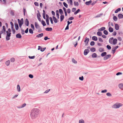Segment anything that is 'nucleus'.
<instances>
[{
	"label": "nucleus",
	"instance_id": "nucleus-9",
	"mask_svg": "<svg viewBox=\"0 0 123 123\" xmlns=\"http://www.w3.org/2000/svg\"><path fill=\"white\" fill-rule=\"evenodd\" d=\"M25 25L27 26H28L29 25V21L27 18L25 19Z\"/></svg>",
	"mask_w": 123,
	"mask_h": 123
},
{
	"label": "nucleus",
	"instance_id": "nucleus-34",
	"mask_svg": "<svg viewBox=\"0 0 123 123\" xmlns=\"http://www.w3.org/2000/svg\"><path fill=\"white\" fill-rule=\"evenodd\" d=\"M97 35L99 36H101L102 35V33L100 31H98L97 33Z\"/></svg>",
	"mask_w": 123,
	"mask_h": 123
},
{
	"label": "nucleus",
	"instance_id": "nucleus-40",
	"mask_svg": "<svg viewBox=\"0 0 123 123\" xmlns=\"http://www.w3.org/2000/svg\"><path fill=\"white\" fill-rule=\"evenodd\" d=\"M74 5L75 6H78L79 5V4L78 2L74 1Z\"/></svg>",
	"mask_w": 123,
	"mask_h": 123
},
{
	"label": "nucleus",
	"instance_id": "nucleus-21",
	"mask_svg": "<svg viewBox=\"0 0 123 123\" xmlns=\"http://www.w3.org/2000/svg\"><path fill=\"white\" fill-rule=\"evenodd\" d=\"M118 17L119 19H121L123 18V15L121 14H119L118 15Z\"/></svg>",
	"mask_w": 123,
	"mask_h": 123
},
{
	"label": "nucleus",
	"instance_id": "nucleus-62",
	"mask_svg": "<svg viewBox=\"0 0 123 123\" xmlns=\"http://www.w3.org/2000/svg\"><path fill=\"white\" fill-rule=\"evenodd\" d=\"M79 79L80 80L83 81L84 80V77L83 76H82L81 77H80L79 78Z\"/></svg>",
	"mask_w": 123,
	"mask_h": 123
},
{
	"label": "nucleus",
	"instance_id": "nucleus-6",
	"mask_svg": "<svg viewBox=\"0 0 123 123\" xmlns=\"http://www.w3.org/2000/svg\"><path fill=\"white\" fill-rule=\"evenodd\" d=\"M18 24H21L22 25H23V24L24 20L23 18H21L20 20L19 19H18Z\"/></svg>",
	"mask_w": 123,
	"mask_h": 123
},
{
	"label": "nucleus",
	"instance_id": "nucleus-41",
	"mask_svg": "<svg viewBox=\"0 0 123 123\" xmlns=\"http://www.w3.org/2000/svg\"><path fill=\"white\" fill-rule=\"evenodd\" d=\"M113 20L115 21H116L117 19V17L116 16H114L113 17Z\"/></svg>",
	"mask_w": 123,
	"mask_h": 123
},
{
	"label": "nucleus",
	"instance_id": "nucleus-54",
	"mask_svg": "<svg viewBox=\"0 0 123 123\" xmlns=\"http://www.w3.org/2000/svg\"><path fill=\"white\" fill-rule=\"evenodd\" d=\"M106 95L108 96L111 97L112 96L110 92H108L106 93Z\"/></svg>",
	"mask_w": 123,
	"mask_h": 123
},
{
	"label": "nucleus",
	"instance_id": "nucleus-20",
	"mask_svg": "<svg viewBox=\"0 0 123 123\" xmlns=\"http://www.w3.org/2000/svg\"><path fill=\"white\" fill-rule=\"evenodd\" d=\"M92 39L94 41H97L98 40L97 37L96 36H93L92 37Z\"/></svg>",
	"mask_w": 123,
	"mask_h": 123
},
{
	"label": "nucleus",
	"instance_id": "nucleus-26",
	"mask_svg": "<svg viewBox=\"0 0 123 123\" xmlns=\"http://www.w3.org/2000/svg\"><path fill=\"white\" fill-rule=\"evenodd\" d=\"M113 37H111L109 39V43L112 44L113 40Z\"/></svg>",
	"mask_w": 123,
	"mask_h": 123
},
{
	"label": "nucleus",
	"instance_id": "nucleus-19",
	"mask_svg": "<svg viewBox=\"0 0 123 123\" xmlns=\"http://www.w3.org/2000/svg\"><path fill=\"white\" fill-rule=\"evenodd\" d=\"M107 53L106 52H104L102 53L101 54V55L102 57H105L107 55Z\"/></svg>",
	"mask_w": 123,
	"mask_h": 123
},
{
	"label": "nucleus",
	"instance_id": "nucleus-10",
	"mask_svg": "<svg viewBox=\"0 0 123 123\" xmlns=\"http://www.w3.org/2000/svg\"><path fill=\"white\" fill-rule=\"evenodd\" d=\"M52 18L54 22L55 23H57L58 22V20L56 19V18L55 16H53L52 17Z\"/></svg>",
	"mask_w": 123,
	"mask_h": 123
},
{
	"label": "nucleus",
	"instance_id": "nucleus-52",
	"mask_svg": "<svg viewBox=\"0 0 123 123\" xmlns=\"http://www.w3.org/2000/svg\"><path fill=\"white\" fill-rule=\"evenodd\" d=\"M10 37H8V36H6V41H8L10 40Z\"/></svg>",
	"mask_w": 123,
	"mask_h": 123
},
{
	"label": "nucleus",
	"instance_id": "nucleus-39",
	"mask_svg": "<svg viewBox=\"0 0 123 123\" xmlns=\"http://www.w3.org/2000/svg\"><path fill=\"white\" fill-rule=\"evenodd\" d=\"M6 35L10 37L11 36V33H8V32L7 31H6Z\"/></svg>",
	"mask_w": 123,
	"mask_h": 123
},
{
	"label": "nucleus",
	"instance_id": "nucleus-64",
	"mask_svg": "<svg viewBox=\"0 0 123 123\" xmlns=\"http://www.w3.org/2000/svg\"><path fill=\"white\" fill-rule=\"evenodd\" d=\"M21 33L22 35H23L25 34V32L24 30L22 29H21Z\"/></svg>",
	"mask_w": 123,
	"mask_h": 123
},
{
	"label": "nucleus",
	"instance_id": "nucleus-33",
	"mask_svg": "<svg viewBox=\"0 0 123 123\" xmlns=\"http://www.w3.org/2000/svg\"><path fill=\"white\" fill-rule=\"evenodd\" d=\"M121 10V8H118L115 10V13H117L118 12L120 11Z\"/></svg>",
	"mask_w": 123,
	"mask_h": 123
},
{
	"label": "nucleus",
	"instance_id": "nucleus-15",
	"mask_svg": "<svg viewBox=\"0 0 123 123\" xmlns=\"http://www.w3.org/2000/svg\"><path fill=\"white\" fill-rule=\"evenodd\" d=\"M16 37L17 38H22V36L20 33H18L16 35Z\"/></svg>",
	"mask_w": 123,
	"mask_h": 123
},
{
	"label": "nucleus",
	"instance_id": "nucleus-55",
	"mask_svg": "<svg viewBox=\"0 0 123 123\" xmlns=\"http://www.w3.org/2000/svg\"><path fill=\"white\" fill-rule=\"evenodd\" d=\"M46 48L45 47L43 48H42V47L41 48V49L40 51L41 52H43L46 49Z\"/></svg>",
	"mask_w": 123,
	"mask_h": 123
},
{
	"label": "nucleus",
	"instance_id": "nucleus-8",
	"mask_svg": "<svg viewBox=\"0 0 123 123\" xmlns=\"http://www.w3.org/2000/svg\"><path fill=\"white\" fill-rule=\"evenodd\" d=\"M117 40L116 38H114L112 44L115 45L117 43Z\"/></svg>",
	"mask_w": 123,
	"mask_h": 123
},
{
	"label": "nucleus",
	"instance_id": "nucleus-17",
	"mask_svg": "<svg viewBox=\"0 0 123 123\" xmlns=\"http://www.w3.org/2000/svg\"><path fill=\"white\" fill-rule=\"evenodd\" d=\"M26 105V104L25 103H24L21 106H17V107L18 108L20 109L24 107Z\"/></svg>",
	"mask_w": 123,
	"mask_h": 123
},
{
	"label": "nucleus",
	"instance_id": "nucleus-25",
	"mask_svg": "<svg viewBox=\"0 0 123 123\" xmlns=\"http://www.w3.org/2000/svg\"><path fill=\"white\" fill-rule=\"evenodd\" d=\"M60 21L62 22L64 18V16L63 15H62L60 16Z\"/></svg>",
	"mask_w": 123,
	"mask_h": 123
},
{
	"label": "nucleus",
	"instance_id": "nucleus-31",
	"mask_svg": "<svg viewBox=\"0 0 123 123\" xmlns=\"http://www.w3.org/2000/svg\"><path fill=\"white\" fill-rule=\"evenodd\" d=\"M10 63V60H8L6 62L5 64L7 66H8L9 65Z\"/></svg>",
	"mask_w": 123,
	"mask_h": 123
},
{
	"label": "nucleus",
	"instance_id": "nucleus-42",
	"mask_svg": "<svg viewBox=\"0 0 123 123\" xmlns=\"http://www.w3.org/2000/svg\"><path fill=\"white\" fill-rule=\"evenodd\" d=\"M63 4L64 6L66 8H67L68 7V5L67 3L65 2H64L63 3Z\"/></svg>",
	"mask_w": 123,
	"mask_h": 123
},
{
	"label": "nucleus",
	"instance_id": "nucleus-63",
	"mask_svg": "<svg viewBox=\"0 0 123 123\" xmlns=\"http://www.w3.org/2000/svg\"><path fill=\"white\" fill-rule=\"evenodd\" d=\"M35 5L37 6H39V4L37 2H35L34 3Z\"/></svg>",
	"mask_w": 123,
	"mask_h": 123
},
{
	"label": "nucleus",
	"instance_id": "nucleus-3",
	"mask_svg": "<svg viewBox=\"0 0 123 123\" xmlns=\"http://www.w3.org/2000/svg\"><path fill=\"white\" fill-rule=\"evenodd\" d=\"M35 27L36 29H38V32H41L42 30L41 28H40V26H39V25L37 23V22H35Z\"/></svg>",
	"mask_w": 123,
	"mask_h": 123
},
{
	"label": "nucleus",
	"instance_id": "nucleus-12",
	"mask_svg": "<svg viewBox=\"0 0 123 123\" xmlns=\"http://www.w3.org/2000/svg\"><path fill=\"white\" fill-rule=\"evenodd\" d=\"M14 25L16 30H18L19 29V26L18 24L17 23H15Z\"/></svg>",
	"mask_w": 123,
	"mask_h": 123
},
{
	"label": "nucleus",
	"instance_id": "nucleus-13",
	"mask_svg": "<svg viewBox=\"0 0 123 123\" xmlns=\"http://www.w3.org/2000/svg\"><path fill=\"white\" fill-rule=\"evenodd\" d=\"M92 0H90L89 1H86L85 2V4L89 6L92 3Z\"/></svg>",
	"mask_w": 123,
	"mask_h": 123
},
{
	"label": "nucleus",
	"instance_id": "nucleus-60",
	"mask_svg": "<svg viewBox=\"0 0 123 123\" xmlns=\"http://www.w3.org/2000/svg\"><path fill=\"white\" fill-rule=\"evenodd\" d=\"M31 28L32 29H33L34 30V29H35V28H34V25L32 24H31Z\"/></svg>",
	"mask_w": 123,
	"mask_h": 123
},
{
	"label": "nucleus",
	"instance_id": "nucleus-50",
	"mask_svg": "<svg viewBox=\"0 0 123 123\" xmlns=\"http://www.w3.org/2000/svg\"><path fill=\"white\" fill-rule=\"evenodd\" d=\"M79 123H84V121L83 119H80L79 120Z\"/></svg>",
	"mask_w": 123,
	"mask_h": 123
},
{
	"label": "nucleus",
	"instance_id": "nucleus-7",
	"mask_svg": "<svg viewBox=\"0 0 123 123\" xmlns=\"http://www.w3.org/2000/svg\"><path fill=\"white\" fill-rule=\"evenodd\" d=\"M90 51L88 49H85L84 52V54L85 55H86L88 54L89 52Z\"/></svg>",
	"mask_w": 123,
	"mask_h": 123
},
{
	"label": "nucleus",
	"instance_id": "nucleus-24",
	"mask_svg": "<svg viewBox=\"0 0 123 123\" xmlns=\"http://www.w3.org/2000/svg\"><path fill=\"white\" fill-rule=\"evenodd\" d=\"M105 29V27H101V28L98 29V31H104Z\"/></svg>",
	"mask_w": 123,
	"mask_h": 123
},
{
	"label": "nucleus",
	"instance_id": "nucleus-32",
	"mask_svg": "<svg viewBox=\"0 0 123 123\" xmlns=\"http://www.w3.org/2000/svg\"><path fill=\"white\" fill-rule=\"evenodd\" d=\"M41 21V24L43 26H44L46 25V23L43 20H42Z\"/></svg>",
	"mask_w": 123,
	"mask_h": 123
},
{
	"label": "nucleus",
	"instance_id": "nucleus-1",
	"mask_svg": "<svg viewBox=\"0 0 123 123\" xmlns=\"http://www.w3.org/2000/svg\"><path fill=\"white\" fill-rule=\"evenodd\" d=\"M39 110L37 108H34L32 110L30 113L31 117L32 119L36 118L39 114Z\"/></svg>",
	"mask_w": 123,
	"mask_h": 123
},
{
	"label": "nucleus",
	"instance_id": "nucleus-59",
	"mask_svg": "<svg viewBox=\"0 0 123 123\" xmlns=\"http://www.w3.org/2000/svg\"><path fill=\"white\" fill-rule=\"evenodd\" d=\"M29 78L32 79L33 78V76L32 74H29Z\"/></svg>",
	"mask_w": 123,
	"mask_h": 123
},
{
	"label": "nucleus",
	"instance_id": "nucleus-29",
	"mask_svg": "<svg viewBox=\"0 0 123 123\" xmlns=\"http://www.w3.org/2000/svg\"><path fill=\"white\" fill-rule=\"evenodd\" d=\"M96 50V49L94 47L91 48L90 49V51L92 52H95Z\"/></svg>",
	"mask_w": 123,
	"mask_h": 123
},
{
	"label": "nucleus",
	"instance_id": "nucleus-30",
	"mask_svg": "<svg viewBox=\"0 0 123 123\" xmlns=\"http://www.w3.org/2000/svg\"><path fill=\"white\" fill-rule=\"evenodd\" d=\"M92 58H95L97 57V55L96 53H94L92 55Z\"/></svg>",
	"mask_w": 123,
	"mask_h": 123
},
{
	"label": "nucleus",
	"instance_id": "nucleus-51",
	"mask_svg": "<svg viewBox=\"0 0 123 123\" xmlns=\"http://www.w3.org/2000/svg\"><path fill=\"white\" fill-rule=\"evenodd\" d=\"M74 19V18L73 17H71L69 18L68 19V20H72Z\"/></svg>",
	"mask_w": 123,
	"mask_h": 123
},
{
	"label": "nucleus",
	"instance_id": "nucleus-36",
	"mask_svg": "<svg viewBox=\"0 0 123 123\" xmlns=\"http://www.w3.org/2000/svg\"><path fill=\"white\" fill-rule=\"evenodd\" d=\"M37 12H38V13L37 14V18H40L41 17V15L39 11L38 10H37Z\"/></svg>",
	"mask_w": 123,
	"mask_h": 123
},
{
	"label": "nucleus",
	"instance_id": "nucleus-49",
	"mask_svg": "<svg viewBox=\"0 0 123 123\" xmlns=\"http://www.w3.org/2000/svg\"><path fill=\"white\" fill-rule=\"evenodd\" d=\"M28 57L29 58L31 59H34L35 57V56H29Z\"/></svg>",
	"mask_w": 123,
	"mask_h": 123
},
{
	"label": "nucleus",
	"instance_id": "nucleus-37",
	"mask_svg": "<svg viewBox=\"0 0 123 123\" xmlns=\"http://www.w3.org/2000/svg\"><path fill=\"white\" fill-rule=\"evenodd\" d=\"M99 51L100 52H102L104 51V48H100L99 49Z\"/></svg>",
	"mask_w": 123,
	"mask_h": 123
},
{
	"label": "nucleus",
	"instance_id": "nucleus-47",
	"mask_svg": "<svg viewBox=\"0 0 123 123\" xmlns=\"http://www.w3.org/2000/svg\"><path fill=\"white\" fill-rule=\"evenodd\" d=\"M10 24L11 25V28H13L14 27V24L13 22L11 21L10 22Z\"/></svg>",
	"mask_w": 123,
	"mask_h": 123
},
{
	"label": "nucleus",
	"instance_id": "nucleus-11",
	"mask_svg": "<svg viewBox=\"0 0 123 123\" xmlns=\"http://www.w3.org/2000/svg\"><path fill=\"white\" fill-rule=\"evenodd\" d=\"M115 28L116 30H118L119 29V26L117 24H116L115 26Z\"/></svg>",
	"mask_w": 123,
	"mask_h": 123
},
{
	"label": "nucleus",
	"instance_id": "nucleus-27",
	"mask_svg": "<svg viewBox=\"0 0 123 123\" xmlns=\"http://www.w3.org/2000/svg\"><path fill=\"white\" fill-rule=\"evenodd\" d=\"M17 89L18 92H20V88L19 85H18L17 86Z\"/></svg>",
	"mask_w": 123,
	"mask_h": 123
},
{
	"label": "nucleus",
	"instance_id": "nucleus-18",
	"mask_svg": "<svg viewBox=\"0 0 123 123\" xmlns=\"http://www.w3.org/2000/svg\"><path fill=\"white\" fill-rule=\"evenodd\" d=\"M43 33H41L37 35L36 36V37H37L40 38L43 36Z\"/></svg>",
	"mask_w": 123,
	"mask_h": 123
},
{
	"label": "nucleus",
	"instance_id": "nucleus-48",
	"mask_svg": "<svg viewBox=\"0 0 123 123\" xmlns=\"http://www.w3.org/2000/svg\"><path fill=\"white\" fill-rule=\"evenodd\" d=\"M72 62L74 63H77V62L75 61V60L73 58L72 59Z\"/></svg>",
	"mask_w": 123,
	"mask_h": 123
},
{
	"label": "nucleus",
	"instance_id": "nucleus-43",
	"mask_svg": "<svg viewBox=\"0 0 123 123\" xmlns=\"http://www.w3.org/2000/svg\"><path fill=\"white\" fill-rule=\"evenodd\" d=\"M95 44V43L93 41H92L90 43V45L91 46L94 45Z\"/></svg>",
	"mask_w": 123,
	"mask_h": 123
},
{
	"label": "nucleus",
	"instance_id": "nucleus-22",
	"mask_svg": "<svg viewBox=\"0 0 123 123\" xmlns=\"http://www.w3.org/2000/svg\"><path fill=\"white\" fill-rule=\"evenodd\" d=\"M43 18L45 19H46L45 17V10H43Z\"/></svg>",
	"mask_w": 123,
	"mask_h": 123
},
{
	"label": "nucleus",
	"instance_id": "nucleus-45",
	"mask_svg": "<svg viewBox=\"0 0 123 123\" xmlns=\"http://www.w3.org/2000/svg\"><path fill=\"white\" fill-rule=\"evenodd\" d=\"M2 29H3L2 30L4 31V32H5L6 31V27L4 25L3 26Z\"/></svg>",
	"mask_w": 123,
	"mask_h": 123
},
{
	"label": "nucleus",
	"instance_id": "nucleus-35",
	"mask_svg": "<svg viewBox=\"0 0 123 123\" xmlns=\"http://www.w3.org/2000/svg\"><path fill=\"white\" fill-rule=\"evenodd\" d=\"M59 12L60 14L61 15H62V14L63 13V12L61 9H59Z\"/></svg>",
	"mask_w": 123,
	"mask_h": 123
},
{
	"label": "nucleus",
	"instance_id": "nucleus-56",
	"mask_svg": "<svg viewBox=\"0 0 123 123\" xmlns=\"http://www.w3.org/2000/svg\"><path fill=\"white\" fill-rule=\"evenodd\" d=\"M107 91V90L106 89H105L101 91V92L102 93H105Z\"/></svg>",
	"mask_w": 123,
	"mask_h": 123
},
{
	"label": "nucleus",
	"instance_id": "nucleus-38",
	"mask_svg": "<svg viewBox=\"0 0 123 123\" xmlns=\"http://www.w3.org/2000/svg\"><path fill=\"white\" fill-rule=\"evenodd\" d=\"M103 33L105 35H107L108 34V32L107 30H105L103 31Z\"/></svg>",
	"mask_w": 123,
	"mask_h": 123
},
{
	"label": "nucleus",
	"instance_id": "nucleus-53",
	"mask_svg": "<svg viewBox=\"0 0 123 123\" xmlns=\"http://www.w3.org/2000/svg\"><path fill=\"white\" fill-rule=\"evenodd\" d=\"M15 61V59L14 58H12L10 59V61L12 62H13Z\"/></svg>",
	"mask_w": 123,
	"mask_h": 123
},
{
	"label": "nucleus",
	"instance_id": "nucleus-44",
	"mask_svg": "<svg viewBox=\"0 0 123 123\" xmlns=\"http://www.w3.org/2000/svg\"><path fill=\"white\" fill-rule=\"evenodd\" d=\"M29 32L31 34H32L33 33V30L31 29H29Z\"/></svg>",
	"mask_w": 123,
	"mask_h": 123
},
{
	"label": "nucleus",
	"instance_id": "nucleus-23",
	"mask_svg": "<svg viewBox=\"0 0 123 123\" xmlns=\"http://www.w3.org/2000/svg\"><path fill=\"white\" fill-rule=\"evenodd\" d=\"M108 30L109 32L111 33L112 32L114 31V29L113 28L111 27H110L109 28Z\"/></svg>",
	"mask_w": 123,
	"mask_h": 123
},
{
	"label": "nucleus",
	"instance_id": "nucleus-58",
	"mask_svg": "<svg viewBox=\"0 0 123 123\" xmlns=\"http://www.w3.org/2000/svg\"><path fill=\"white\" fill-rule=\"evenodd\" d=\"M103 15L102 13H101L100 14L96 16V18H98V17H100L102 15Z\"/></svg>",
	"mask_w": 123,
	"mask_h": 123
},
{
	"label": "nucleus",
	"instance_id": "nucleus-5",
	"mask_svg": "<svg viewBox=\"0 0 123 123\" xmlns=\"http://www.w3.org/2000/svg\"><path fill=\"white\" fill-rule=\"evenodd\" d=\"M89 41V38H87V37L85 38L84 42L85 43V46H87V44Z\"/></svg>",
	"mask_w": 123,
	"mask_h": 123
},
{
	"label": "nucleus",
	"instance_id": "nucleus-57",
	"mask_svg": "<svg viewBox=\"0 0 123 123\" xmlns=\"http://www.w3.org/2000/svg\"><path fill=\"white\" fill-rule=\"evenodd\" d=\"M11 29H12V31L13 32V34H14L16 32V31H15V29L14 28H11Z\"/></svg>",
	"mask_w": 123,
	"mask_h": 123
},
{
	"label": "nucleus",
	"instance_id": "nucleus-14",
	"mask_svg": "<svg viewBox=\"0 0 123 123\" xmlns=\"http://www.w3.org/2000/svg\"><path fill=\"white\" fill-rule=\"evenodd\" d=\"M118 86L120 89L122 90H123V84H119L118 85Z\"/></svg>",
	"mask_w": 123,
	"mask_h": 123
},
{
	"label": "nucleus",
	"instance_id": "nucleus-46",
	"mask_svg": "<svg viewBox=\"0 0 123 123\" xmlns=\"http://www.w3.org/2000/svg\"><path fill=\"white\" fill-rule=\"evenodd\" d=\"M106 47L107 49L109 50L111 49V47L109 45H107Z\"/></svg>",
	"mask_w": 123,
	"mask_h": 123
},
{
	"label": "nucleus",
	"instance_id": "nucleus-4",
	"mask_svg": "<svg viewBox=\"0 0 123 123\" xmlns=\"http://www.w3.org/2000/svg\"><path fill=\"white\" fill-rule=\"evenodd\" d=\"M111 56V55L110 54L106 55L104 57L103 59L104 60H106L107 59L110 58Z\"/></svg>",
	"mask_w": 123,
	"mask_h": 123
},
{
	"label": "nucleus",
	"instance_id": "nucleus-2",
	"mask_svg": "<svg viewBox=\"0 0 123 123\" xmlns=\"http://www.w3.org/2000/svg\"><path fill=\"white\" fill-rule=\"evenodd\" d=\"M122 105V104L119 103H117L115 104L112 106V107L114 108H118Z\"/></svg>",
	"mask_w": 123,
	"mask_h": 123
},
{
	"label": "nucleus",
	"instance_id": "nucleus-61",
	"mask_svg": "<svg viewBox=\"0 0 123 123\" xmlns=\"http://www.w3.org/2000/svg\"><path fill=\"white\" fill-rule=\"evenodd\" d=\"M23 12L24 13V16L25 15V13L26 12V11L25 9L24 8L23 9Z\"/></svg>",
	"mask_w": 123,
	"mask_h": 123
},
{
	"label": "nucleus",
	"instance_id": "nucleus-28",
	"mask_svg": "<svg viewBox=\"0 0 123 123\" xmlns=\"http://www.w3.org/2000/svg\"><path fill=\"white\" fill-rule=\"evenodd\" d=\"M80 9H78L74 13V14L75 15H76L78 13L80 12Z\"/></svg>",
	"mask_w": 123,
	"mask_h": 123
},
{
	"label": "nucleus",
	"instance_id": "nucleus-16",
	"mask_svg": "<svg viewBox=\"0 0 123 123\" xmlns=\"http://www.w3.org/2000/svg\"><path fill=\"white\" fill-rule=\"evenodd\" d=\"M45 30L48 31H51L52 30V28L51 27H48L45 29Z\"/></svg>",
	"mask_w": 123,
	"mask_h": 123
}]
</instances>
